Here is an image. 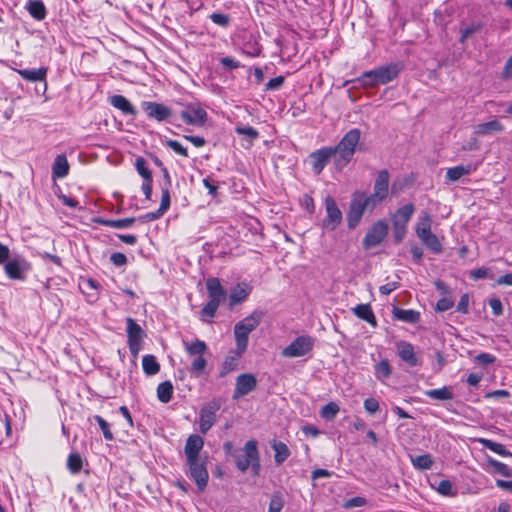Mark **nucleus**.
Here are the masks:
<instances>
[{
	"mask_svg": "<svg viewBox=\"0 0 512 512\" xmlns=\"http://www.w3.org/2000/svg\"><path fill=\"white\" fill-rule=\"evenodd\" d=\"M135 221H136V219L134 217L123 218V219H118V220H109V219H104V218H97V219H95V222L100 224V225L107 226V227H112V228H117V229L128 228Z\"/></svg>",
	"mask_w": 512,
	"mask_h": 512,
	"instance_id": "nucleus-34",
	"label": "nucleus"
},
{
	"mask_svg": "<svg viewBox=\"0 0 512 512\" xmlns=\"http://www.w3.org/2000/svg\"><path fill=\"white\" fill-rule=\"evenodd\" d=\"M218 406H206L200 411L199 428L202 433H206L216 421V411Z\"/></svg>",
	"mask_w": 512,
	"mask_h": 512,
	"instance_id": "nucleus-21",
	"label": "nucleus"
},
{
	"mask_svg": "<svg viewBox=\"0 0 512 512\" xmlns=\"http://www.w3.org/2000/svg\"><path fill=\"white\" fill-rule=\"evenodd\" d=\"M339 410L340 407L337 403L329 402L321 408L320 416L327 421H331L336 418Z\"/></svg>",
	"mask_w": 512,
	"mask_h": 512,
	"instance_id": "nucleus-45",
	"label": "nucleus"
},
{
	"mask_svg": "<svg viewBox=\"0 0 512 512\" xmlns=\"http://www.w3.org/2000/svg\"><path fill=\"white\" fill-rule=\"evenodd\" d=\"M142 367L145 374L151 376L155 375L160 370V364L153 355H145L142 358Z\"/></svg>",
	"mask_w": 512,
	"mask_h": 512,
	"instance_id": "nucleus-35",
	"label": "nucleus"
},
{
	"mask_svg": "<svg viewBox=\"0 0 512 512\" xmlns=\"http://www.w3.org/2000/svg\"><path fill=\"white\" fill-rule=\"evenodd\" d=\"M242 354L236 349L235 354L228 355L221 364L219 377L223 378L232 371L237 369L239 358Z\"/></svg>",
	"mask_w": 512,
	"mask_h": 512,
	"instance_id": "nucleus-30",
	"label": "nucleus"
},
{
	"mask_svg": "<svg viewBox=\"0 0 512 512\" xmlns=\"http://www.w3.org/2000/svg\"><path fill=\"white\" fill-rule=\"evenodd\" d=\"M271 448L274 450V460L278 466L286 461L291 454L288 446L281 441L273 440L271 442Z\"/></svg>",
	"mask_w": 512,
	"mask_h": 512,
	"instance_id": "nucleus-28",
	"label": "nucleus"
},
{
	"mask_svg": "<svg viewBox=\"0 0 512 512\" xmlns=\"http://www.w3.org/2000/svg\"><path fill=\"white\" fill-rule=\"evenodd\" d=\"M5 272L12 279L21 278V267L19 263L15 260L8 261L5 264Z\"/></svg>",
	"mask_w": 512,
	"mask_h": 512,
	"instance_id": "nucleus-49",
	"label": "nucleus"
},
{
	"mask_svg": "<svg viewBox=\"0 0 512 512\" xmlns=\"http://www.w3.org/2000/svg\"><path fill=\"white\" fill-rule=\"evenodd\" d=\"M110 260L111 262L117 266V267H120V266H123L127 263V257L125 254L121 253V252H115L113 253L111 256H110Z\"/></svg>",
	"mask_w": 512,
	"mask_h": 512,
	"instance_id": "nucleus-61",
	"label": "nucleus"
},
{
	"mask_svg": "<svg viewBox=\"0 0 512 512\" xmlns=\"http://www.w3.org/2000/svg\"><path fill=\"white\" fill-rule=\"evenodd\" d=\"M166 146L172 149L176 154L181 155L183 157H188V150L186 147L182 146L178 141L168 139L165 142Z\"/></svg>",
	"mask_w": 512,
	"mask_h": 512,
	"instance_id": "nucleus-53",
	"label": "nucleus"
},
{
	"mask_svg": "<svg viewBox=\"0 0 512 512\" xmlns=\"http://www.w3.org/2000/svg\"><path fill=\"white\" fill-rule=\"evenodd\" d=\"M437 492L443 496H454L453 485L449 480H441L437 486Z\"/></svg>",
	"mask_w": 512,
	"mask_h": 512,
	"instance_id": "nucleus-52",
	"label": "nucleus"
},
{
	"mask_svg": "<svg viewBox=\"0 0 512 512\" xmlns=\"http://www.w3.org/2000/svg\"><path fill=\"white\" fill-rule=\"evenodd\" d=\"M252 291V287L245 283H238L229 294V306L232 308L237 304L244 302Z\"/></svg>",
	"mask_w": 512,
	"mask_h": 512,
	"instance_id": "nucleus-19",
	"label": "nucleus"
},
{
	"mask_svg": "<svg viewBox=\"0 0 512 512\" xmlns=\"http://www.w3.org/2000/svg\"><path fill=\"white\" fill-rule=\"evenodd\" d=\"M475 360L481 365H489L495 362V356L489 353H481L476 356Z\"/></svg>",
	"mask_w": 512,
	"mask_h": 512,
	"instance_id": "nucleus-64",
	"label": "nucleus"
},
{
	"mask_svg": "<svg viewBox=\"0 0 512 512\" xmlns=\"http://www.w3.org/2000/svg\"><path fill=\"white\" fill-rule=\"evenodd\" d=\"M109 102L114 108L120 110L125 115L135 116L137 113L134 106L123 95H113L110 97Z\"/></svg>",
	"mask_w": 512,
	"mask_h": 512,
	"instance_id": "nucleus-24",
	"label": "nucleus"
},
{
	"mask_svg": "<svg viewBox=\"0 0 512 512\" xmlns=\"http://www.w3.org/2000/svg\"><path fill=\"white\" fill-rule=\"evenodd\" d=\"M180 116L186 124L194 126H203L208 118L207 112L198 104H189Z\"/></svg>",
	"mask_w": 512,
	"mask_h": 512,
	"instance_id": "nucleus-12",
	"label": "nucleus"
},
{
	"mask_svg": "<svg viewBox=\"0 0 512 512\" xmlns=\"http://www.w3.org/2000/svg\"><path fill=\"white\" fill-rule=\"evenodd\" d=\"M83 460L79 453H70L67 459V468L72 474H77L81 471Z\"/></svg>",
	"mask_w": 512,
	"mask_h": 512,
	"instance_id": "nucleus-44",
	"label": "nucleus"
},
{
	"mask_svg": "<svg viewBox=\"0 0 512 512\" xmlns=\"http://www.w3.org/2000/svg\"><path fill=\"white\" fill-rule=\"evenodd\" d=\"M126 324L129 350L136 358L142 349V339L145 333L141 326L132 318H127Z\"/></svg>",
	"mask_w": 512,
	"mask_h": 512,
	"instance_id": "nucleus-9",
	"label": "nucleus"
},
{
	"mask_svg": "<svg viewBox=\"0 0 512 512\" xmlns=\"http://www.w3.org/2000/svg\"><path fill=\"white\" fill-rule=\"evenodd\" d=\"M453 304L454 303H453V301L451 299H449L447 297H443V298L438 300V302L436 304V310L440 311V312L447 311L450 308H452Z\"/></svg>",
	"mask_w": 512,
	"mask_h": 512,
	"instance_id": "nucleus-62",
	"label": "nucleus"
},
{
	"mask_svg": "<svg viewBox=\"0 0 512 512\" xmlns=\"http://www.w3.org/2000/svg\"><path fill=\"white\" fill-rule=\"evenodd\" d=\"M420 240L433 253L439 254L442 252V244L434 233H429L420 238Z\"/></svg>",
	"mask_w": 512,
	"mask_h": 512,
	"instance_id": "nucleus-41",
	"label": "nucleus"
},
{
	"mask_svg": "<svg viewBox=\"0 0 512 512\" xmlns=\"http://www.w3.org/2000/svg\"><path fill=\"white\" fill-rule=\"evenodd\" d=\"M94 420L98 423L104 438L108 441H112L114 439V436L110 430L109 423L99 415H95Z\"/></svg>",
	"mask_w": 512,
	"mask_h": 512,
	"instance_id": "nucleus-51",
	"label": "nucleus"
},
{
	"mask_svg": "<svg viewBox=\"0 0 512 512\" xmlns=\"http://www.w3.org/2000/svg\"><path fill=\"white\" fill-rule=\"evenodd\" d=\"M431 224L432 218L428 212L423 211L419 216V221L416 225V234L418 238H422L423 236L432 233L431 232Z\"/></svg>",
	"mask_w": 512,
	"mask_h": 512,
	"instance_id": "nucleus-32",
	"label": "nucleus"
},
{
	"mask_svg": "<svg viewBox=\"0 0 512 512\" xmlns=\"http://www.w3.org/2000/svg\"><path fill=\"white\" fill-rule=\"evenodd\" d=\"M315 339L310 335H301L295 338L282 350V356L288 358L302 357L310 353L314 347Z\"/></svg>",
	"mask_w": 512,
	"mask_h": 512,
	"instance_id": "nucleus-7",
	"label": "nucleus"
},
{
	"mask_svg": "<svg viewBox=\"0 0 512 512\" xmlns=\"http://www.w3.org/2000/svg\"><path fill=\"white\" fill-rule=\"evenodd\" d=\"M391 374V365L387 359H383L375 365V377L381 382H384L386 379H388Z\"/></svg>",
	"mask_w": 512,
	"mask_h": 512,
	"instance_id": "nucleus-39",
	"label": "nucleus"
},
{
	"mask_svg": "<svg viewBox=\"0 0 512 512\" xmlns=\"http://www.w3.org/2000/svg\"><path fill=\"white\" fill-rule=\"evenodd\" d=\"M310 158L312 160V169L314 173L319 175L329 160L331 158L335 159V153L332 147H324L311 153Z\"/></svg>",
	"mask_w": 512,
	"mask_h": 512,
	"instance_id": "nucleus-15",
	"label": "nucleus"
},
{
	"mask_svg": "<svg viewBox=\"0 0 512 512\" xmlns=\"http://www.w3.org/2000/svg\"><path fill=\"white\" fill-rule=\"evenodd\" d=\"M411 461L415 468L423 470L430 469L433 465V459L429 454L416 456L414 458H411Z\"/></svg>",
	"mask_w": 512,
	"mask_h": 512,
	"instance_id": "nucleus-46",
	"label": "nucleus"
},
{
	"mask_svg": "<svg viewBox=\"0 0 512 512\" xmlns=\"http://www.w3.org/2000/svg\"><path fill=\"white\" fill-rule=\"evenodd\" d=\"M477 169L476 165H459L447 169L446 179L450 182L458 181L464 175H468Z\"/></svg>",
	"mask_w": 512,
	"mask_h": 512,
	"instance_id": "nucleus-26",
	"label": "nucleus"
},
{
	"mask_svg": "<svg viewBox=\"0 0 512 512\" xmlns=\"http://www.w3.org/2000/svg\"><path fill=\"white\" fill-rule=\"evenodd\" d=\"M393 316L397 320L410 324L417 323L420 319V313L412 309L394 308Z\"/></svg>",
	"mask_w": 512,
	"mask_h": 512,
	"instance_id": "nucleus-29",
	"label": "nucleus"
},
{
	"mask_svg": "<svg viewBox=\"0 0 512 512\" xmlns=\"http://www.w3.org/2000/svg\"><path fill=\"white\" fill-rule=\"evenodd\" d=\"M352 312L360 319L368 322L372 326L377 325L376 317L373 313V310L370 304H358L354 308H352Z\"/></svg>",
	"mask_w": 512,
	"mask_h": 512,
	"instance_id": "nucleus-27",
	"label": "nucleus"
},
{
	"mask_svg": "<svg viewBox=\"0 0 512 512\" xmlns=\"http://www.w3.org/2000/svg\"><path fill=\"white\" fill-rule=\"evenodd\" d=\"M235 132L248 139L250 144L259 137V132L251 126H237Z\"/></svg>",
	"mask_w": 512,
	"mask_h": 512,
	"instance_id": "nucleus-48",
	"label": "nucleus"
},
{
	"mask_svg": "<svg viewBox=\"0 0 512 512\" xmlns=\"http://www.w3.org/2000/svg\"><path fill=\"white\" fill-rule=\"evenodd\" d=\"M69 163L65 154H59L56 156L52 165V177L54 179H61L69 173Z\"/></svg>",
	"mask_w": 512,
	"mask_h": 512,
	"instance_id": "nucleus-25",
	"label": "nucleus"
},
{
	"mask_svg": "<svg viewBox=\"0 0 512 512\" xmlns=\"http://www.w3.org/2000/svg\"><path fill=\"white\" fill-rule=\"evenodd\" d=\"M489 305L492 309V312L495 316H500L503 313V305L500 299L492 298L489 300Z\"/></svg>",
	"mask_w": 512,
	"mask_h": 512,
	"instance_id": "nucleus-63",
	"label": "nucleus"
},
{
	"mask_svg": "<svg viewBox=\"0 0 512 512\" xmlns=\"http://www.w3.org/2000/svg\"><path fill=\"white\" fill-rule=\"evenodd\" d=\"M209 18L214 24L224 28L227 27L230 22V17L222 13H212Z\"/></svg>",
	"mask_w": 512,
	"mask_h": 512,
	"instance_id": "nucleus-54",
	"label": "nucleus"
},
{
	"mask_svg": "<svg viewBox=\"0 0 512 512\" xmlns=\"http://www.w3.org/2000/svg\"><path fill=\"white\" fill-rule=\"evenodd\" d=\"M483 26H484V24L482 22H473L470 25H468L464 28H461L460 29L461 36H460L459 42L464 44L470 36H472L475 33L480 32L482 30Z\"/></svg>",
	"mask_w": 512,
	"mask_h": 512,
	"instance_id": "nucleus-43",
	"label": "nucleus"
},
{
	"mask_svg": "<svg viewBox=\"0 0 512 512\" xmlns=\"http://www.w3.org/2000/svg\"><path fill=\"white\" fill-rule=\"evenodd\" d=\"M388 225L385 221L379 220L373 224L363 239V246L366 249L379 245L387 236Z\"/></svg>",
	"mask_w": 512,
	"mask_h": 512,
	"instance_id": "nucleus-11",
	"label": "nucleus"
},
{
	"mask_svg": "<svg viewBox=\"0 0 512 512\" xmlns=\"http://www.w3.org/2000/svg\"><path fill=\"white\" fill-rule=\"evenodd\" d=\"M173 385L170 381H164L157 387V397L160 402L168 403L172 399Z\"/></svg>",
	"mask_w": 512,
	"mask_h": 512,
	"instance_id": "nucleus-38",
	"label": "nucleus"
},
{
	"mask_svg": "<svg viewBox=\"0 0 512 512\" xmlns=\"http://www.w3.org/2000/svg\"><path fill=\"white\" fill-rule=\"evenodd\" d=\"M204 445V440L201 436L197 434L190 435L184 447V453L187 460L199 459L200 451L202 450Z\"/></svg>",
	"mask_w": 512,
	"mask_h": 512,
	"instance_id": "nucleus-17",
	"label": "nucleus"
},
{
	"mask_svg": "<svg viewBox=\"0 0 512 512\" xmlns=\"http://www.w3.org/2000/svg\"><path fill=\"white\" fill-rule=\"evenodd\" d=\"M163 215H164V212H161L160 208H158L157 211L148 212V213H146L144 215H141L138 219L141 222H151V221H154V220H157V219L161 218Z\"/></svg>",
	"mask_w": 512,
	"mask_h": 512,
	"instance_id": "nucleus-58",
	"label": "nucleus"
},
{
	"mask_svg": "<svg viewBox=\"0 0 512 512\" xmlns=\"http://www.w3.org/2000/svg\"><path fill=\"white\" fill-rule=\"evenodd\" d=\"M364 408L368 413L374 414L379 410V402L374 398H367L364 401Z\"/></svg>",
	"mask_w": 512,
	"mask_h": 512,
	"instance_id": "nucleus-59",
	"label": "nucleus"
},
{
	"mask_svg": "<svg viewBox=\"0 0 512 512\" xmlns=\"http://www.w3.org/2000/svg\"><path fill=\"white\" fill-rule=\"evenodd\" d=\"M404 66L401 62H391L387 65L376 67L375 69L365 71L357 82L362 87L374 88L379 85H385L398 77Z\"/></svg>",
	"mask_w": 512,
	"mask_h": 512,
	"instance_id": "nucleus-1",
	"label": "nucleus"
},
{
	"mask_svg": "<svg viewBox=\"0 0 512 512\" xmlns=\"http://www.w3.org/2000/svg\"><path fill=\"white\" fill-rule=\"evenodd\" d=\"M141 106L148 118L158 122L166 121L172 115L171 109L162 103L143 101Z\"/></svg>",
	"mask_w": 512,
	"mask_h": 512,
	"instance_id": "nucleus-13",
	"label": "nucleus"
},
{
	"mask_svg": "<svg viewBox=\"0 0 512 512\" xmlns=\"http://www.w3.org/2000/svg\"><path fill=\"white\" fill-rule=\"evenodd\" d=\"M356 196L359 197V200L363 203L366 209L373 210L379 205L384 199L380 196H375V193L366 196L363 192H355Z\"/></svg>",
	"mask_w": 512,
	"mask_h": 512,
	"instance_id": "nucleus-42",
	"label": "nucleus"
},
{
	"mask_svg": "<svg viewBox=\"0 0 512 512\" xmlns=\"http://www.w3.org/2000/svg\"><path fill=\"white\" fill-rule=\"evenodd\" d=\"M284 507V500L280 492H275L269 502L268 512H281Z\"/></svg>",
	"mask_w": 512,
	"mask_h": 512,
	"instance_id": "nucleus-50",
	"label": "nucleus"
},
{
	"mask_svg": "<svg viewBox=\"0 0 512 512\" xmlns=\"http://www.w3.org/2000/svg\"><path fill=\"white\" fill-rule=\"evenodd\" d=\"M415 212V206L412 203L406 204L399 209L391 216L392 226L407 227L408 222L412 218Z\"/></svg>",
	"mask_w": 512,
	"mask_h": 512,
	"instance_id": "nucleus-20",
	"label": "nucleus"
},
{
	"mask_svg": "<svg viewBox=\"0 0 512 512\" xmlns=\"http://www.w3.org/2000/svg\"><path fill=\"white\" fill-rule=\"evenodd\" d=\"M487 463L489 466L493 468V472L500 474L504 477H512V469L508 467V465L490 457L487 456L486 458Z\"/></svg>",
	"mask_w": 512,
	"mask_h": 512,
	"instance_id": "nucleus-40",
	"label": "nucleus"
},
{
	"mask_svg": "<svg viewBox=\"0 0 512 512\" xmlns=\"http://www.w3.org/2000/svg\"><path fill=\"white\" fill-rule=\"evenodd\" d=\"M326 216L323 219V227L328 231H334L342 222L343 216L335 199L327 196L324 201Z\"/></svg>",
	"mask_w": 512,
	"mask_h": 512,
	"instance_id": "nucleus-10",
	"label": "nucleus"
},
{
	"mask_svg": "<svg viewBox=\"0 0 512 512\" xmlns=\"http://www.w3.org/2000/svg\"><path fill=\"white\" fill-rule=\"evenodd\" d=\"M284 80H285V78L283 76H277L275 78H272L266 83L265 89L266 90H277L283 85Z\"/></svg>",
	"mask_w": 512,
	"mask_h": 512,
	"instance_id": "nucleus-60",
	"label": "nucleus"
},
{
	"mask_svg": "<svg viewBox=\"0 0 512 512\" xmlns=\"http://www.w3.org/2000/svg\"><path fill=\"white\" fill-rule=\"evenodd\" d=\"M397 353L402 361L407 363L411 367L420 365L419 358L417 357L414 346L406 341H400L397 343Z\"/></svg>",
	"mask_w": 512,
	"mask_h": 512,
	"instance_id": "nucleus-18",
	"label": "nucleus"
},
{
	"mask_svg": "<svg viewBox=\"0 0 512 512\" xmlns=\"http://www.w3.org/2000/svg\"><path fill=\"white\" fill-rule=\"evenodd\" d=\"M366 503H367V500L364 497L357 496V497H353V498L346 500L343 504V507L345 509H351L354 507L365 506Z\"/></svg>",
	"mask_w": 512,
	"mask_h": 512,
	"instance_id": "nucleus-55",
	"label": "nucleus"
},
{
	"mask_svg": "<svg viewBox=\"0 0 512 512\" xmlns=\"http://www.w3.org/2000/svg\"><path fill=\"white\" fill-rule=\"evenodd\" d=\"M257 387V380L253 374L244 373L236 378L235 390L233 399L245 396L255 390Z\"/></svg>",
	"mask_w": 512,
	"mask_h": 512,
	"instance_id": "nucleus-14",
	"label": "nucleus"
},
{
	"mask_svg": "<svg viewBox=\"0 0 512 512\" xmlns=\"http://www.w3.org/2000/svg\"><path fill=\"white\" fill-rule=\"evenodd\" d=\"M170 207V192L168 187L162 188V195H161V203H160V211L166 212Z\"/></svg>",
	"mask_w": 512,
	"mask_h": 512,
	"instance_id": "nucleus-56",
	"label": "nucleus"
},
{
	"mask_svg": "<svg viewBox=\"0 0 512 512\" xmlns=\"http://www.w3.org/2000/svg\"><path fill=\"white\" fill-rule=\"evenodd\" d=\"M188 470L186 474L190 477L200 492L204 491L207 487L209 474L206 468V460L203 458L187 460Z\"/></svg>",
	"mask_w": 512,
	"mask_h": 512,
	"instance_id": "nucleus-8",
	"label": "nucleus"
},
{
	"mask_svg": "<svg viewBox=\"0 0 512 512\" xmlns=\"http://www.w3.org/2000/svg\"><path fill=\"white\" fill-rule=\"evenodd\" d=\"M26 8L29 14L36 20H43L47 11L42 0H28Z\"/></svg>",
	"mask_w": 512,
	"mask_h": 512,
	"instance_id": "nucleus-31",
	"label": "nucleus"
},
{
	"mask_svg": "<svg viewBox=\"0 0 512 512\" xmlns=\"http://www.w3.org/2000/svg\"><path fill=\"white\" fill-rule=\"evenodd\" d=\"M480 443L483 444V446L492 452L503 456V457H512V453L506 449V447L498 442H494L490 439H480Z\"/></svg>",
	"mask_w": 512,
	"mask_h": 512,
	"instance_id": "nucleus-37",
	"label": "nucleus"
},
{
	"mask_svg": "<svg viewBox=\"0 0 512 512\" xmlns=\"http://www.w3.org/2000/svg\"><path fill=\"white\" fill-rule=\"evenodd\" d=\"M360 139L361 131L353 128L342 137L335 147H332L335 153V166L337 169H343L352 160Z\"/></svg>",
	"mask_w": 512,
	"mask_h": 512,
	"instance_id": "nucleus-2",
	"label": "nucleus"
},
{
	"mask_svg": "<svg viewBox=\"0 0 512 512\" xmlns=\"http://www.w3.org/2000/svg\"><path fill=\"white\" fill-rule=\"evenodd\" d=\"M47 67L33 68V69H19L17 73L26 81L29 82H44V91L47 88L46 76H47Z\"/></svg>",
	"mask_w": 512,
	"mask_h": 512,
	"instance_id": "nucleus-22",
	"label": "nucleus"
},
{
	"mask_svg": "<svg viewBox=\"0 0 512 512\" xmlns=\"http://www.w3.org/2000/svg\"><path fill=\"white\" fill-rule=\"evenodd\" d=\"M424 394L431 399L441 401L452 400L454 397L451 389L446 386L438 389L427 390Z\"/></svg>",
	"mask_w": 512,
	"mask_h": 512,
	"instance_id": "nucleus-36",
	"label": "nucleus"
},
{
	"mask_svg": "<svg viewBox=\"0 0 512 512\" xmlns=\"http://www.w3.org/2000/svg\"><path fill=\"white\" fill-rule=\"evenodd\" d=\"M366 207L354 193L350 202L349 211L347 212V225L350 229H354L360 222Z\"/></svg>",
	"mask_w": 512,
	"mask_h": 512,
	"instance_id": "nucleus-16",
	"label": "nucleus"
},
{
	"mask_svg": "<svg viewBox=\"0 0 512 512\" xmlns=\"http://www.w3.org/2000/svg\"><path fill=\"white\" fill-rule=\"evenodd\" d=\"M263 317V311L254 310L250 315L235 324L234 337L236 342V349L240 354H243L246 351L249 334L259 326Z\"/></svg>",
	"mask_w": 512,
	"mask_h": 512,
	"instance_id": "nucleus-3",
	"label": "nucleus"
},
{
	"mask_svg": "<svg viewBox=\"0 0 512 512\" xmlns=\"http://www.w3.org/2000/svg\"><path fill=\"white\" fill-rule=\"evenodd\" d=\"M135 168L143 180L153 179L150 169L147 167V162L143 157H137L135 160Z\"/></svg>",
	"mask_w": 512,
	"mask_h": 512,
	"instance_id": "nucleus-47",
	"label": "nucleus"
},
{
	"mask_svg": "<svg viewBox=\"0 0 512 512\" xmlns=\"http://www.w3.org/2000/svg\"><path fill=\"white\" fill-rule=\"evenodd\" d=\"M389 179L390 175L386 169L381 170L378 173L373 186V193H375V196H380L383 199L387 198L389 194Z\"/></svg>",
	"mask_w": 512,
	"mask_h": 512,
	"instance_id": "nucleus-23",
	"label": "nucleus"
},
{
	"mask_svg": "<svg viewBox=\"0 0 512 512\" xmlns=\"http://www.w3.org/2000/svg\"><path fill=\"white\" fill-rule=\"evenodd\" d=\"M184 346L186 353L194 357L189 368L191 376L195 378L201 377L204 375L207 367V360L204 357V355L208 353L206 343L202 340L195 339L192 342H184Z\"/></svg>",
	"mask_w": 512,
	"mask_h": 512,
	"instance_id": "nucleus-5",
	"label": "nucleus"
},
{
	"mask_svg": "<svg viewBox=\"0 0 512 512\" xmlns=\"http://www.w3.org/2000/svg\"><path fill=\"white\" fill-rule=\"evenodd\" d=\"M242 452L243 454H239L238 452L233 454L237 469L241 472H246L251 468L252 475L259 476L261 463L258 442L255 439L247 441Z\"/></svg>",
	"mask_w": 512,
	"mask_h": 512,
	"instance_id": "nucleus-4",
	"label": "nucleus"
},
{
	"mask_svg": "<svg viewBox=\"0 0 512 512\" xmlns=\"http://www.w3.org/2000/svg\"><path fill=\"white\" fill-rule=\"evenodd\" d=\"M503 125L498 120L480 123L475 126L474 132L479 135H488L494 132H501Z\"/></svg>",
	"mask_w": 512,
	"mask_h": 512,
	"instance_id": "nucleus-33",
	"label": "nucleus"
},
{
	"mask_svg": "<svg viewBox=\"0 0 512 512\" xmlns=\"http://www.w3.org/2000/svg\"><path fill=\"white\" fill-rule=\"evenodd\" d=\"M220 63L225 70H233L241 67V63L232 57H223L220 59Z\"/></svg>",
	"mask_w": 512,
	"mask_h": 512,
	"instance_id": "nucleus-57",
	"label": "nucleus"
},
{
	"mask_svg": "<svg viewBox=\"0 0 512 512\" xmlns=\"http://www.w3.org/2000/svg\"><path fill=\"white\" fill-rule=\"evenodd\" d=\"M206 289L209 301L202 308L201 314L213 318L221 302L226 299L227 292L217 277H210L206 280Z\"/></svg>",
	"mask_w": 512,
	"mask_h": 512,
	"instance_id": "nucleus-6",
	"label": "nucleus"
}]
</instances>
